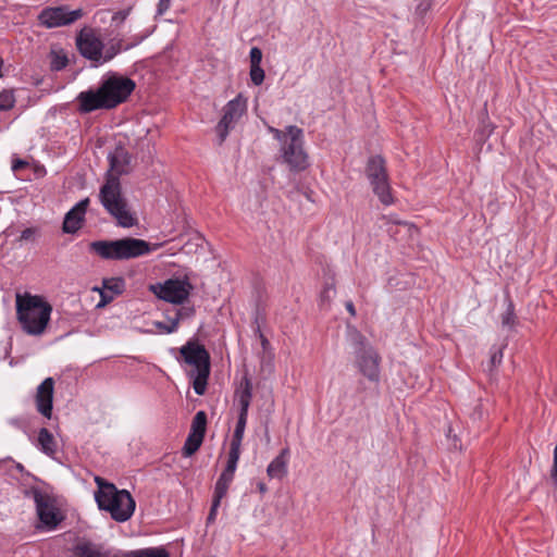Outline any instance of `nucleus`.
<instances>
[{
    "mask_svg": "<svg viewBox=\"0 0 557 557\" xmlns=\"http://www.w3.org/2000/svg\"><path fill=\"white\" fill-rule=\"evenodd\" d=\"M268 131L281 144L283 161L290 171L300 172L309 166L308 154L304 149V131L289 125L284 131L269 126Z\"/></svg>",
    "mask_w": 557,
    "mask_h": 557,
    "instance_id": "nucleus-5",
    "label": "nucleus"
},
{
    "mask_svg": "<svg viewBox=\"0 0 557 557\" xmlns=\"http://www.w3.org/2000/svg\"><path fill=\"white\" fill-rule=\"evenodd\" d=\"M98 197L106 211L116 220L117 225L131 227L137 223L136 216L131 212L128 202L122 194L117 176L106 175V182L100 187Z\"/></svg>",
    "mask_w": 557,
    "mask_h": 557,
    "instance_id": "nucleus-7",
    "label": "nucleus"
},
{
    "mask_svg": "<svg viewBox=\"0 0 557 557\" xmlns=\"http://www.w3.org/2000/svg\"><path fill=\"white\" fill-rule=\"evenodd\" d=\"M358 348L356 349V367L370 382L380 381L381 357L379 352L360 335H356Z\"/></svg>",
    "mask_w": 557,
    "mask_h": 557,
    "instance_id": "nucleus-9",
    "label": "nucleus"
},
{
    "mask_svg": "<svg viewBox=\"0 0 557 557\" xmlns=\"http://www.w3.org/2000/svg\"><path fill=\"white\" fill-rule=\"evenodd\" d=\"M82 16L83 11L81 9L67 11L64 7H57L44 9L39 14L38 20L40 24L47 28H53L72 24Z\"/></svg>",
    "mask_w": 557,
    "mask_h": 557,
    "instance_id": "nucleus-14",
    "label": "nucleus"
},
{
    "mask_svg": "<svg viewBox=\"0 0 557 557\" xmlns=\"http://www.w3.org/2000/svg\"><path fill=\"white\" fill-rule=\"evenodd\" d=\"M144 239L125 237L115 240H96L89 244V250L106 260H128L156 250Z\"/></svg>",
    "mask_w": 557,
    "mask_h": 557,
    "instance_id": "nucleus-6",
    "label": "nucleus"
},
{
    "mask_svg": "<svg viewBox=\"0 0 557 557\" xmlns=\"http://www.w3.org/2000/svg\"><path fill=\"white\" fill-rule=\"evenodd\" d=\"M125 287L124 280L121 277H112L103 281L104 292L102 297L112 299L114 295L122 294Z\"/></svg>",
    "mask_w": 557,
    "mask_h": 557,
    "instance_id": "nucleus-21",
    "label": "nucleus"
},
{
    "mask_svg": "<svg viewBox=\"0 0 557 557\" xmlns=\"http://www.w3.org/2000/svg\"><path fill=\"white\" fill-rule=\"evenodd\" d=\"M516 315H515V308L512 301L508 298L507 299V309L502 315V324L503 326L512 327L515 324Z\"/></svg>",
    "mask_w": 557,
    "mask_h": 557,
    "instance_id": "nucleus-28",
    "label": "nucleus"
},
{
    "mask_svg": "<svg viewBox=\"0 0 557 557\" xmlns=\"http://www.w3.org/2000/svg\"><path fill=\"white\" fill-rule=\"evenodd\" d=\"M346 309L347 311L351 314V315H355L356 314V310H355V306L351 301H347L346 302Z\"/></svg>",
    "mask_w": 557,
    "mask_h": 557,
    "instance_id": "nucleus-43",
    "label": "nucleus"
},
{
    "mask_svg": "<svg viewBox=\"0 0 557 557\" xmlns=\"http://www.w3.org/2000/svg\"><path fill=\"white\" fill-rule=\"evenodd\" d=\"M250 79L253 85L259 86L264 81V71L260 65L250 66Z\"/></svg>",
    "mask_w": 557,
    "mask_h": 557,
    "instance_id": "nucleus-29",
    "label": "nucleus"
},
{
    "mask_svg": "<svg viewBox=\"0 0 557 557\" xmlns=\"http://www.w3.org/2000/svg\"><path fill=\"white\" fill-rule=\"evenodd\" d=\"M184 362L193 369L189 376L193 379V387L197 395H203L207 389L210 375V355L203 345L196 341H188L180 348Z\"/></svg>",
    "mask_w": 557,
    "mask_h": 557,
    "instance_id": "nucleus-8",
    "label": "nucleus"
},
{
    "mask_svg": "<svg viewBox=\"0 0 557 557\" xmlns=\"http://www.w3.org/2000/svg\"><path fill=\"white\" fill-rule=\"evenodd\" d=\"M109 16V11L108 10H99L95 13L94 15V20L95 22H99V23H106L107 18Z\"/></svg>",
    "mask_w": 557,
    "mask_h": 557,
    "instance_id": "nucleus-38",
    "label": "nucleus"
},
{
    "mask_svg": "<svg viewBox=\"0 0 557 557\" xmlns=\"http://www.w3.org/2000/svg\"><path fill=\"white\" fill-rule=\"evenodd\" d=\"M37 441L41 451L46 455L52 457L57 453V442L48 429L39 430Z\"/></svg>",
    "mask_w": 557,
    "mask_h": 557,
    "instance_id": "nucleus-20",
    "label": "nucleus"
},
{
    "mask_svg": "<svg viewBox=\"0 0 557 557\" xmlns=\"http://www.w3.org/2000/svg\"><path fill=\"white\" fill-rule=\"evenodd\" d=\"M108 159L110 168L107 174L115 175L119 178L121 175L128 174L132 171V157L124 147H115V149L109 153Z\"/></svg>",
    "mask_w": 557,
    "mask_h": 557,
    "instance_id": "nucleus-16",
    "label": "nucleus"
},
{
    "mask_svg": "<svg viewBox=\"0 0 557 557\" xmlns=\"http://www.w3.org/2000/svg\"><path fill=\"white\" fill-rule=\"evenodd\" d=\"M157 326H158L160 330H162L164 333L170 334V333H173V332H175V331L177 330V326H178V320H177V319H175V320L171 321V323H170L169 325L163 324V323H161V322H158V323H157Z\"/></svg>",
    "mask_w": 557,
    "mask_h": 557,
    "instance_id": "nucleus-34",
    "label": "nucleus"
},
{
    "mask_svg": "<svg viewBox=\"0 0 557 557\" xmlns=\"http://www.w3.org/2000/svg\"><path fill=\"white\" fill-rule=\"evenodd\" d=\"M202 442H203V438L188 434V436L185 441L184 447H183V455L185 457H190L199 449Z\"/></svg>",
    "mask_w": 557,
    "mask_h": 557,
    "instance_id": "nucleus-25",
    "label": "nucleus"
},
{
    "mask_svg": "<svg viewBox=\"0 0 557 557\" xmlns=\"http://www.w3.org/2000/svg\"><path fill=\"white\" fill-rule=\"evenodd\" d=\"M222 499L223 498H218V497L213 496L211 509H210V512H209L208 518H207L209 523H211V522H213L215 520L218 508H219Z\"/></svg>",
    "mask_w": 557,
    "mask_h": 557,
    "instance_id": "nucleus-33",
    "label": "nucleus"
},
{
    "mask_svg": "<svg viewBox=\"0 0 557 557\" xmlns=\"http://www.w3.org/2000/svg\"><path fill=\"white\" fill-rule=\"evenodd\" d=\"M193 286L187 280L169 278L164 283L151 286L154 295L171 304H183L190 294Z\"/></svg>",
    "mask_w": 557,
    "mask_h": 557,
    "instance_id": "nucleus-12",
    "label": "nucleus"
},
{
    "mask_svg": "<svg viewBox=\"0 0 557 557\" xmlns=\"http://www.w3.org/2000/svg\"><path fill=\"white\" fill-rule=\"evenodd\" d=\"M247 423V416L238 414V420L234 430V434L231 441V447L240 448L244 432Z\"/></svg>",
    "mask_w": 557,
    "mask_h": 557,
    "instance_id": "nucleus-24",
    "label": "nucleus"
},
{
    "mask_svg": "<svg viewBox=\"0 0 557 557\" xmlns=\"http://www.w3.org/2000/svg\"><path fill=\"white\" fill-rule=\"evenodd\" d=\"M35 234V230L34 228H25L22 234H21V240H28L30 239Z\"/></svg>",
    "mask_w": 557,
    "mask_h": 557,
    "instance_id": "nucleus-40",
    "label": "nucleus"
},
{
    "mask_svg": "<svg viewBox=\"0 0 557 557\" xmlns=\"http://www.w3.org/2000/svg\"><path fill=\"white\" fill-rule=\"evenodd\" d=\"M475 414H478V418L480 419L482 416V412L480 410H475Z\"/></svg>",
    "mask_w": 557,
    "mask_h": 557,
    "instance_id": "nucleus-47",
    "label": "nucleus"
},
{
    "mask_svg": "<svg viewBox=\"0 0 557 557\" xmlns=\"http://www.w3.org/2000/svg\"><path fill=\"white\" fill-rule=\"evenodd\" d=\"M336 289L334 286L330 285L324 288L321 294V302L324 306L325 301L329 304L333 297H335Z\"/></svg>",
    "mask_w": 557,
    "mask_h": 557,
    "instance_id": "nucleus-32",
    "label": "nucleus"
},
{
    "mask_svg": "<svg viewBox=\"0 0 557 557\" xmlns=\"http://www.w3.org/2000/svg\"><path fill=\"white\" fill-rule=\"evenodd\" d=\"M206 429H207V414L205 411H198L191 421L189 435L203 438L205 434H206Z\"/></svg>",
    "mask_w": 557,
    "mask_h": 557,
    "instance_id": "nucleus-22",
    "label": "nucleus"
},
{
    "mask_svg": "<svg viewBox=\"0 0 557 557\" xmlns=\"http://www.w3.org/2000/svg\"><path fill=\"white\" fill-rule=\"evenodd\" d=\"M233 479V474L223 471L215 483L213 496L218 498H224Z\"/></svg>",
    "mask_w": 557,
    "mask_h": 557,
    "instance_id": "nucleus-23",
    "label": "nucleus"
},
{
    "mask_svg": "<svg viewBox=\"0 0 557 557\" xmlns=\"http://www.w3.org/2000/svg\"><path fill=\"white\" fill-rule=\"evenodd\" d=\"M239 456H240V448L230 447L227 465L223 471L234 475L235 471H236L237 462L239 460Z\"/></svg>",
    "mask_w": 557,
    "mask_h": 557,
    "instance_id": "nucleus-26",
    "label": "nucleus"
},
{
    "mask_svg": "<svg viewBox=\"0 0 557 557\" xmlns=\"http://www.w3.org/2000/svg\"><path fill=\"white\" fill-rule=\"evenodd\" d=\"M88 205L89 199L85 198L65 214L62 226L64 233L74 234L82 227Z\"/></svg>",
    "mask_w": 557,
    "mask_h": 557,
    "instance_id": "nucleus-17",
    "label": "nucleus"
},
{
    "mask_svg": "<svg viewBox=\"0 0 557 557\" xmlns=\"http://www.w3.org/2000/svg\"><path fill=\"white\" fill-rule=\"evenodd\" d=\"M258 490L260 491V493L263 494L267 492L268 488L264 483L260 482V483H258Z\"/></svg>",
    "mask_w": 557,
    "mask_h": 557,
    "instance_id": "nucleus-45",
    "label": "nucleus"
},
{
    "mask_svg": "<svg viewBox=\"0 0 557 557\" xmlns=\"http://www.w3.org/2000/svg\"><path fill=\"white\" fill-rule=\"evenodd\" d=\"M250 66L260 65L262 61V51L258 47H252L249 53Z\"/></svg>",
    "mask_w": 557,
    "mask_h": 557,
    "instance_id": "nucleus-31",
    "label": "nucleus"
},
{
    "mask_svg": "<svg viewBox=\"0 0 557 557\" xmlns=\"http://www.w3.org/2000/svg\"><path fill=\"white\" fill-rule=\"evenodd\" d=\"M9 423L11 425H13L14 428H17V429H22L23 428V423H22V420L18 419V418H12L9 420Z\"/></svg>",
    "mask_w": 557,
    "mask_h": 557,
    "instance_id": "nucleus-42",
    "label": "nucleus"
},
{
    "mask_svg": "<svg viewBox=\"0 0 557 557\" xmlns=\"http://www.w3.org/2000/svg\"><path fill=\"white\" fill-rule=\"evenodd\" d=\"M138 41L124 45L123 38L113 36L107 42L101 38L100 32L91 27H84L76 37L79 53L91 61L95 66L113 60L121 51L129 50Z\"/></svg>",
    "mask_w": 557,
    "mask_h": 557,
    "instance_id": "nucleus-2",
    "label": "nucleus"
},
{
    "mask_svg": "<svg viewBox=\"0 0 557 557\" xmlns=\"http://www.w3.org/2000/svg\"><path fill=\"white\" fill-rule=\"evenodd\" d=\"M67 65V58L65 55L53 54L51 60V69L60 71Z\"/></svg>",
    "mask_w": 557,
    "mask_h": 557,
    "instance_id": "nucleus-30",
    "label": "nucleus"
},
{
    "mask_svg": "<svg viewBox=\"0 0 557 557\" xmlns=\"http://www.w3.org/2000/svg\"><path fill=\"white\" fill-rule=\"evenodd\" d=\"M15 104V97L12 90L0 91V111H8Z\"/></svg>",
    "mask_w": 557,
    "mask_h": 557,
    "instance_id": "nucleus-27",
    "label": "nucleus"
},
{
    "mask_svg": "<svg viewBox=\"0 0 557 557\" xmlns=\"http://www.w3.org/2000/svg\"><path fill=\"white\" fill-rule=\"evenodd\" d=\"M35 502L36 512L42 527L54 530L64 519L57 506L55 499L39 488H32L28 493Z\"/></svg>",
    "mask_w": 557,
    "mask_h": 557,
    "instance_id": "nucleus-10",
    "label": "nucleus"
},
{
    "mask_svg": "<svg viewBox=\"0 0 557 557\" xmlns=\"http://www.w3.org/2000/svg\"><path fill=\"white\" fill-rule=\"evenodd\" d=\"M259 337L261 341V345H262L263 349L265 350L268 348V346L270 345L269 341L265 338V336L262 333H259Z\"/></svg>",
    "mask_w": 557,
    "mask_h": 557,
    "instance_id": "nucleus-44",
    "label": "nucleus"
},
{
    "mask_svg": "<svg viewBox=\"0 0 557 557\" xmlns=\"http://www.w3.org/2000/svg\"><path fill=\"white\" fill-rule=\"evenodd\" d=\"M430 2L429 1H425V2H421L420 4L417 5V11L420 13V14H423L425 13L429 9H430Z\"/></svg>",
    "mask_w": 557,
    "mask_h": 557,
    "instance_id": "nucleus-41",
    "label": "nucleus"
},
{
    "mask_svg": "<svg viewBox=\"0 0 557 557\" xmlns=\"http://www.w3.org/2000/svg\"><path fill=\"white\" fill-rule=\"evenodd\" d=\"M400 225H401L403 227H405L407 231H411V228H412V226H411V225H409L408 223H400Z\"/></svg>",
    "mask_w": 557,
    "mask_h": 557,
    "instance_id": "nucleus-46",
    "label": "nucleus"
},
{
    "mask_svg": "<svg viewBox=\"0 0 557 557\" xmlns=\"http://www.w3.org/2000/svg\"><path fill=\"white\" fill-rule=\"evenodd\" d=\"M252 398V384L251 381L245 376L239 388L235 392V399L239 407V413L248 417V409Z\"/></svg>",
    "mask_w": 557,
    "mask_h": 557,
    "instance_id": "nucleus-18",
    "label": "nucleus"
},
{
    "mask_svg": "<svg viewBox=\"0 0 557 557\" xmlns=\"http://www.w3.org/2000/svg\"><path fill=\"white\" fill-rule=\"evenodd\" d=\"M171 7V0H159L157 7V16L163 15Z\"/></svg>",
    "mask_w": 557,
    "mask_h": 557,
    "instance_id": "nucleus-36",
    "label": "nucleus"
},
{
    "mask_svg": "<svg viewBox=\"0 0 557 557\" xmlns=\"http://www.w3.org/2000/svg\"><path fill=\"white\" fill-rule=\"evenodd\" d=\"M367 176L372 186L373 193L379 197L380 201L385 205H392L394 199L391 194V187L387 180L385 162L382 157H372L367 165Z\"/></svg>",
    "mask_w": 557,
    "mask_h": 557,
    "instance_id": "nucleus-11",
    "label": "nucleus"
},
{
    "mask_svg": "<svg viewBox=\"0 0 557 557\" xmlns=\"http://www.w3.org/2000/svg\"><path fill=\"white\" fill-rule=\"evenodd\" d=\"M95 481L98 485V491L95 493L98 507L108 511L117 522L127 521L136 506L131 493L126 490H117L114 484L108 483L102 478L97 476Z\"/></svg>",
    "mask_w": 557,
    "mask_h": 557,
    "instance_id": "nucleus-4",
    "label": "nucleus"
},
{
    "mask_svg": "<svg viewBox=\"0 0 557 557\" xmlns=\"http://www.w3.org/2000/svg\"><path fill=\"white\" fill-rule=\"evenodd\" d=\"M54 380L45 379L37 387L35 394V404L37 411L45 418L50 419L53 408Z\"/></svg>",
    "mask_w": 557,
    "mask_h": 557,
    "instance_id": "nucleus-15",
    "label": "nucleus"
},
{
    "mask_svg": "<svg viewBox=\"0 0 557 557\" xmlns=\"http://www.w3.org/2000/svg\"><path fill=\"white\" fill-rule=\"evenodd\" d=\"M27 164H28V163H27L26 161H24V160L15 159V160H13V162H12V170H13L14 172L20 171L21 169H23V168L27 166Z\"/></svg>",
    "mask_w": 557,
    "mask_h": 557,
    "instance_id": "nucleus-39",
    "label": "nucleus"
},
{
    "mask_svg": "<svg viewBox=\"0 0 557 557\" xmlns=\"http://www.w3.org/2000/svg\"><path fill=\"white\" fill-rule=\"evenodd\" d=\"M502 359H503V351L500 348L492 351L490 361L493 367L500 364Z\"/></svg>",
    "mask_w": 557,
    "mask_h": 557,
    "instance_id": "nucleus-37",
    "label": "nucleus"
},
{
    "mask_svg": "<svg viewBox=\"0 0 557 557\" xmlns=\"http://www.w3.org/2000/svg\"><path fill=\"white\" fill-rule=\"evenodd\" d=\"M289 450L284 448L268 466L267 473L271 479H282L287 473V460Z\"/></svg>",
    "mask_w": 557,
    "mask_h": 557,
    "instance_id": "nucleus-19",
    "label": "nucleus"
},
{
    "mask_svg": "<svg viewBox=\"0 0 557 557\" xmlns=\"http://www.w3.org/2000/svg\"><path fill=\"white\" fill-rule=\"evenodd\" d=\"M136 84L133 79L110 74L97 89H88L77 95L78 110L90 113L96 110H110L124 102L134 91Z\"/></svg>",
    "mask_w": 557,
    "mask_h": 557,
    "instance_id": "nucleus-1",
    "label": "nucleus"
},
{
    "mask_svg": "<svg viewBox=\"0 0 557 557\" xmlns=\"http://www.w3.org/2000/svg\"><path fill=\"white\" fill-rule=\"evenodd\" d=\"M16 317L22 330L32 336H41L49 324L52 306L40 295L30 293L15 296Z\"/></svg>",
    "mask_w": 557,
    "mask_h": 557,
    "instance_id": "nucleus-3",
    "label": "nucleus"
},
{
    "mask_svg": "<svg viewBox=\"0 0 557 557\" xmlns=\"http://www.w3.org/2000/svg\"><path fill=\"white\" fill-rule=\"evenodd\" d=\"M246 111L247 99L240 94L226 103L224 107V114L216 126L220 144L225 140L230 129L235 126V124L240 120Z\"/></svg>",
    "mask_w": 557,
    "mask_h": 557,
    "instance_id": "nucleus-13",
    "label": "nucleus"
},
{
    "mask_svg": "<svg viewBox=\"0 0 557 557\" xmlns=\"http://www.w3.org/2000/svg\"><path fill=\"white\" fill-rule=\"evenodd\" d=\"M129 12H131V8L128 9H125V10H121V11H117L115 12L112 16H111V21L112 22H120V23H123L127 16L129 15Z\"/></svg>",
    "mask_w": 557,
    "mask_h": 557,
    "instance_id": "nucleus-35",
    "label": "nucleus"
}]
</instances>
